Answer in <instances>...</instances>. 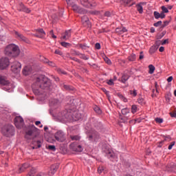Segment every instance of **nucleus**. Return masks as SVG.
<instances>
[{"label": "nucleus", "mask_w": 176, "mask_h": 176, "mask_svg": "<svg viewBox=\"0 0 176 176\" xmlns=\"http://www.w3.org/2000/svg\"><path fill=\"white\" fill-rule=\"evenodd\" d=\"M67 108H69V111L68 110L60 111L56 113L54 116L60 122H69L71 119L76 121L82 119V116L75 111L76 107L74 104H69Z\"/></svg>", "instance_id": "f257e3e1"}, {"label": "nucleus", "mask_w": 176, "mask_h": 176, "mask_svg": "<svg viewBox=\"0 0 176 176\" xmlns=\"http://www.w3.org/2000/svg\"><path fill=\"white\" fill-rule=\"evenodd\" d=\"M4 53L9 57H17L20 54V49L16 44H10L6 47Z\"/></svg>", "instance_id": "f03ea898"}, {"label": "nucleus", "mask_w": 176, "mask_h": 176, "mask_svg": "<svg viewBox=\"0 0 176 176\" xmlns=\"http://www.w3.org/2000/svg\"><path fill=\"white\" fill-rule=\"evenodd\" d=\"M88 141H89L90 144H94L96 145L97 142H100V140H101V137L100 136V133L96 131H91L89 132L87 137Z\"/></svg>", "instance_id": "7ed1b4c3"}, {"label": "nucleus", "mask_w": 176, "mask_h": 176, "mask_svg": "<svg viewBox=\"0 0 176 176\" xmlns=\"http://www.w3.org/2000/svg\"><path fill=\"white\" fill-rule=\"evenodd\" d=\"M68 6H71L74 12L76 13H79L80 14H86L87 13V10L79 7L74 2V0H65Z\"/></svg>", "instance_id": "20e7f679"}, {"label": "nucleus", "mask_w": 176, "mask_h": 176, "mask_svg": "<svg viewBox=\"0 0 176 176\" xmlns=\"http://www.w3.org/2000/svg\"><path fill=\"white\" fill-rule=\"evenodd\" d=\"M2 133L6 137L14 135V127L12 125H6L2 129Z\"/></svg>", "instance_id": "39448f33"}, {"label": "nucleus", "mask_w": 176, "mask_h": 176, "mask_svg": "<svg viewBox=\"0 0 176 176\" xmlns=\"http://www.w3.org/2000/svg\"><path fill=\"white\" fill-rule=\"evenodd\" d=\"M35 126L32 125V128L30 129L25 135L27 140H34L36 137V131L35 129Z\"/></svg>", "instance_id": "423d86ee"}, {"label": "nucleus", "mask_w": 176, "mask_h": 176, "mask_svg": "<svg viewBox=\"0 0 176 176\" xmlns=\"http://www.w3.org/2000/svg\"><path fill=\"white\" fill-rule=\"evenodd\" d=\"M34 93L36 96H38L37 99L38 101H43L44 97L41 98V96H43L45 93V86L44 84L40 85V87L38 89H34Z\"/></svg>", "instance_id": "0eeeda50"}, {"label": "nucleus", "mask_w": 176, "mask_h": 176, "mask_svg": "<svg viewBox=\"0 0 176 176\" xmlns=\"http://www.w3.org/2000/svg\"><path fill=\"white\" fill-rule=\"evenodd\" d=\"M80 3L82 6L89 8L90 9H93V8H96V6H97L94 0H81Z\"/></svg>", "instance_id": "6e6552de"}, {"label": "nucleus", "mask_w": 176, "mask_h": 176, "mask_svg": "<svg viewBox=\"0 0 176 176\" xmlns=\"http://www.w3.org/2000/svg\"><path fill=\"white\" fill-rule=\"evenodd\" d=\"M54 138L56 141H58V142H64L65 141V133L63 132V131H58L54 134Z\"/></svg>", "instance_id": "1a4fd4ad"}, {"label": "nucleus", "mask_w": 176, "mask_h": 176, "mask_svg": "<svg viewBox=\"0 0 176 176\" xmlns=\"http://www.w3.org/2000/svg\"><path fill=\"white\" fill-rule=\"evenodd\" d=\"M69 147L70 149H72L74 152H83V146L76 142L72 143Z\"/></svg>", "instance_id": "9d476101"}, {"label": "nucleus", "mask_w": 176, "mask_h": 176, "mask_svg": "<svg viewBox=\"0 0 176 176\" xmlns=\"http://www.w3.org/2000/svg\"><path fill=\"white\" fill-rule=\"evenodd\" d=\"M11 70L14 74H19L21 71V63L18 61H14L11 65Z\"/></svg>", "instance_id": "9b49d317"}, {"label": "nucleus", "mask_w": 176, "mask_h": 176, "mask_svg": "<svg viewBox=\"0 0 176 176\" xmlns=\"http://www.w3.org/2000/svg\"><path fill=\"white\" fill-rule=\"evenodd\" d=\"M0 85L8 87V90H10L12 87V83L8 80V78L1 75H0Z\"/></svg>", "instance_id": "f8f14e48"}, {"label": "nucleus", "mask_w": 176, "mask_h": 176, "mask_svg": "<svg viewBox=\"0 0 176 176\" xmlns=\"http://www.w3.org/2000/svg\"><path fill=\"white\" fill-rule=\"evenodd\" d=\"M9 58L6 57H3L0 59V69H6L9 67Z\"/></svg>", "instance_id": "ddd939ff"}, {"label": "nucleus", "mask_w": 176, "mask_h": 176, "mask_svg": "<svg viewBox=\"0 0 176 176\" xmlns=\"http://www.w3.org/2000/svg\"><path fill=\"white\" fill-rule=\"evenodd\" d=\"M14 124L17 129H21L24 126V120L21 116H17L14 120Z\"/></svg>", "instance_id": "4468645a"}, {"label": "nucleus", "mask_w": 176, "mask_h": 176, "mask_svg": "<svg viewBox=\"0 0 176 176\" xmlns=\"http://www.w3.org/2000/svg\"><path fill=\"white\" fill-rule=\"evenodd\" d=\"M106 155L109 159L111 160V162H118V155L115 153H113V151L112 150H108L106 152Z\"/></svg>", "instance_id": "2eb2a0df"}, {"label": "nucleus", "mask_w": 176, "mask_h": 176, "mask_svg": "<svg viewBox=\"0 0 176 176\" xmlns=\"http://www.w3.org/2000/svg\"><path fill=\"white\" fill-rule=\"evenodd\" d=\"M15 38L19 39V41H21L22 42H25V43H30V40L27 38L23 34L17 31L14 32Z\"/></svg>", "instance_id": "dca6fc26"}, {"label": "nucleus", "mask_w": 176, "mask_h": 176, "mask_svg": "<svg viewBox=\"0 0 176 176\" xmlns=\"http://www.w3.org/2000/svg\"><path fill=\"white\" fill-rule=\"evenodd\" d=\"M60 105H61V103L57 99H53L50 102V107H51L52 109H58Z\"/></svg>", "instance_id": "f3484780"}, {"label": "nucleus", "mask_w": 176, "mask_h": 176, "mask_svg": "<svg viewBox=\"0 0 176 176\" xmlns=\"http://www.w3.org/2000/svg\"><path fill=\"white\" fill-rule=\"evenodd\" d=\"M81 21L84 27H87V28H90V27H91V23H90V21L89 20V17L87 16L84 15L83 16H82Z\"/></svg>", "instance_id": "a211bd4d"}, {"label": "nucleus", "mask_w": 176, "mask_h": 176, "mask_svg": "<svg viewBox=\"0 0 176 176\" xmlns=\"http://www.w3.org/2000/svg\"><path fill=\"white\" fill-rule=\"evenodd\" d=\"M45 91H52V90H53V85H52V81L50 80V79L45 78Z\"/></svg>", "instance_id": "6ab92c4d"}, {"label": "nucleus", "mask_w": 176, "mask_h": 176, "mask_svg": "<svg viewBox=\"0 0 176 176\" xmlns=\"http://www.w3.org/2000/svg\"><path fill=\"white\" fill-rule=\"evenodd\" d=\"M60 166L58 164H54L50 167V170H49V175H54L56 171L58 170Z\"/></svg>", "instance_id": "aec40b11"}, {"label": "nucleus", "mask_w": 176, "mask_h": 176, "mask_svg": "<svg viewBox=\"0 0 176 176\" xmlns=\"http://www.w3.org/2000/svg\"><path fill=\"white\" fill-rule=\"evenodd\" d=\"M71 38V30H66L65 33L62 34V36L60 37V39H63V41H68Z\"/></svg>", "instance_id": "412c9836"}, {"label": "nucleus", "mask_w": 176, "mask_h": 176, "mask_svg": "<svg viewBox=\"0 0 176 176\" xmlns=\"http://www.w3.org/2000/svg\"><path fill=\"white\" fill-rule=\"evenodd\" d=\"M33 36H36V38H43V35H45V32L43 29H38L36 30V33L32 34Z\"/></svg>", "instance_id": "4be33fe9"}, {"label": "nucleus", "mask_w": 176, "mask_h": 176, "mask_svg": "<svg viewBox=\"0 0 176 176\" xmlns=\"http://www.w3.org/2000/svg\"><path fill=\"white\" fill-rule=\"evenodd\" d=\"M18 10H19V12H25L26 13H30V12H31V10L24 6V4L23 3L19 4L18 6Z\"/></svg>", "instance_id": "5701e85b"}, {"label": "nucleus", "mask_w": 176, "mask_h": 176, "mask_svg": "<svg viewBox=\"0 0 176 176\" xmlns=\"http://www.w3.org/2000/svg\"><path fill=\"white\" fill-rule=\"evenodd\" d=\"M122 114L126 116L127 119H130V109L124 108L121 110Z\"/></svg>", "instance_id": "b1692460"}, {"label": "nucleus", "mask_w": 176, "mask_h": 176, "mask_svg": "<svg viewBox=\"0 0 176 176\" xmlns=\"http://www.w3.org/2000/svg\"><path fill=\"white\" fill-rule=\"evenodd\" d=\"M129 79H130V76H129V74H124L122 76L121 79L119 80V81L122 83H125L126 82H127V80H129Z\"/></svg>", "instance_id": "393cba45"}, {"label": "nucleus", "mask_w": 176, "mask_h": 176, "mask_svg": "<svg viewBox=\"0 0 176 176\" xmlns=\"http://www.w3.org/2000/svg\"><path fill=\"white\" fill-rule=\"evenodd\" d=\"M23 74L25 76L30 75V74H31V66H25L23 69Z\"/></svg>", "instance_id": "a878e982"}, {"label": "nucleus", "mask_w": 176, "mask_h": 176, "mask_svg": "<svg viewBox=\"0 0 176 176\" xmlns=\"http://www.w3.org/2000/svg\"><path fill=\"white\" fill-rule=\"evenodd\" d=\"M137 10L139 12L140 14L144 13V8H142V3H140L139 4L136 5Z\"/></svg>", "instance_id": "bb28decb"}, {"label": "nucleus", "mask_w": 176, "mask_h": 176, "mask_svg": "<svg viewBox=\"0 0 176 176\" xmlns=\"http://www.w3.org/2000/svg\"><path fill=\"white\" fill-rule=\"evenodd\" d=\"M28 167H30V165L28 164H23L22 165V167L19 168V173H21L24 172V170H27V168H28Z\"/></svg>", "instance_id": "cd10ccee"}, {"label": "nucleus", "mask_w": 176, "mask_h": 176, "mask_svg": "<svg viewBox=\"0 0 176 176\" xmlns=\"http://www.w3.org/2000/svg\"><path fill=\"white\" fill-rule=\"evenodd\" d=\"M70 138L72 141H79L81 138L80 135H70Z\"/></svg>", "instance_id": "c85d7f7f"}, {"label": "nucleus", "mask_w": 176, "mask_h": 176, "mask_svg": "<svg viewBox=\"0 0 176 176\" xmlns=\"http://www.w3.org/2000/svg\"><path fill=\"white\" fill-rule=\"evenodd\" d=\"M79 57L80 58H82V60H89V58H90L88 55L82 53H80Z\"/></svg>", "instance_id": "c756f323"}, {"label": "nucleus", "mask_w": 176, "mask_h": 176, "mask_svg": "<svg viewBox=\"0 0 176 176\" xmlns=\"http://www.w3.org/2000/svg\"><path fill=\"white\" fill-rule=\"evenodd\" d=\"M148 74H151V75H152V74H153V72H155V66H153V65H150L148 66Z\"/></svg>", "instance_id": "7c9ffc66"}, {"label": "nucleus", "mask_w": 176, "mask_h": 176, "mask_svg": "<svg viewBox=\"0 0 176 176\" xmlns=\"http://www.w3.org/2000/svg\"><path fill=\"white\" fill-rule=\"evenodd\" d=\"M45 63L47 64V65H49L50 67H55L56 66V64L50 61L47 59H45Z\"/></svg>", "instance_id": "2f4dec72"}, {"label": "nucleus", "mask_w": 176, "mask_h": 176, "mask_svg": "<svg viewBox=\"0 0 176 176\" xmlns=\"http://www.w3.org/2000/svg\"><path fill=\"white\" fill-rule=\"evenodd\" d=\"M94 110L95 111V112L96 113H98V115H101L102 113V111H101V109H100V107H97V106H95L94 108Z\"/></svg>", "instance_id": "473e14b6"}, {"label": "nucleus", "mask_w": 176, "mask_h": 176, "mask_svg": "<svg viewBox=\"0 0 176 176\" xmlns=\"http://www.w3.org/2000/svg\"><path fill=\"white\" fill-rule=\"evenodd\" d=\"M156 50H157V49L156 48V46L153 45L152 47H151V48L149 50V53L151 54H153V53H155V52H156Z\"/></svg>", "instance_id": "72a5a7b5"}, {"label": "nucleus", "mask_w": 176, "mask_h": 176, "mask_svg": "<svg viewBox=\"0 0 176 176\" xmlns=\"http://www.w3.org/2000/svg\"><path fill=\"white\" fill-rule=\"evenodd\" d=\"M60 45L63 47H71V43H67V42H61Z\"/></svg>", "instance_id": "f704fd0d"}, {"label": "nucleus", "mask_w": 176, "mask_h": 176, "mask_svg": "<svg viewBox=\"0 0 176 176\" xmlns=\"http://www.w3.org/2000/svg\"><path fill=\"white\" fill-rule=\"evenodd\" d=\"M129 61H135V54H132L128 57Z\"/></svg>", "instance_id": "c9c22d12"}, {"label": "nucleus", "mask_w": 176, "mask_h": 176, "mask_svg": "<svg viewBox=\"0 0 176 176\" xmlns=\"http://www.w3.org/2000/svg\"><path fill=\"white\" fill-rule=\"evenodd\" d=\"M47 148L50 151H52L53 152H56V146L54 145L47 146Z\"/></svg>", "instance_id": "e433bc0d"}, {"label": "nucleus", "mask_w": 176, "mask_h": 176, "mask_svg": "<svg viewBox=\"0 0 176 176\" xmlns=\"http://www.w3.org/2000/svg\"><path fill=\"white\" fill-rule=\"evenodd\" d=\"M35 173H36L35 168H32L27 176H34L35 175Z\"/></svg>", "instance_id": "4c0bfd02"}, {"label": "nucleus", "mask_w": 176, "mask_h": 176, "mask_svg": "<svg viewBox=\"0 0 176 176\" xmlns=\"http://www.w3.org/2000/svg\"><path fill=\"white\" fill-rule=\"evenodd\" d=\"M152 92H153V94L151 95L152 97H156V96H157L159 94V91L157 89H153L152 90Z\"/></svg>", "instance_id": "58836bf2"}, {"label": "nucleus", "mask_w": 176, "mask_h": 176, "mask_svg": "<svg viewBox=\"0 0 176 176\" xmlns=\"http://www.w3.org/2000/svg\"><path fill=\"white\" fill-rule=\"evenodd\" d=\"M130 94L131 96H132L133 97H137V90L136 89H133V90H131L130 91Z\"/></svg>", "instance_id": "ea45409f"}, {"label": "nucleus", "mask_w": 176, "mask_h": 176, "mask_svg": "<svg viewBox=\"0 0 176 176\" xmlns=\"http://www.w3.org/2000/svg\"><path fill=\"white\" fill-rule=\"evenodd\" d=\"M57 72L58 74H62L63 75H67V72L65 71H64L62 69L58 68L57 69Z\"/></svg>", "instance_id": "a19ab883"}, {"label": "nucleus", "mask_w": 176, "mask_h": 176, "mask_svg": "<svg viewBox=\"0 0 176 176\" xmlns=\"http://www.w3.org/2000/svg\"><path fill=\"white\" fill-rule=\"evenodd\" d=\"M154 17L155 19H156L157 20L160 19V13H159V12L157 11H155L154 12Z\"/></svg>", "instance_id": "79ce46f5"}, {"label": "nucleus", "mask_w": 176, "mask_h": 176, "mask_svg": "<svg viewBox=\"0 0 176 176\" xmlns=\"http://www.w3.org/2000/svg\"><path fill=\"white\" fill-rule=\"evenodd\" d=\"M126 5H129V6H133V5H135V2L134 1V0H127Z\"/></svg>", "instance_id": "37998d69"}, {"label": "nucleus", "mask_w": 176, "mask_h": 176, "mask_svg": "<svg viewBox=\"0 0 176 176\" xmlns=\"http://www.w3.org/2000/svg\"><path fill=\"white\" fill-rule=\"evenodd\" d=\"M131 112L133 114L135 113V112H137V105H135V104L132 105V107H131Z\"/></svg>", "instance_id": "c03bdc74"}, {"label": "nucleus", "mask_w": 176, "mask_h": 176, "mask_svg": "<svg viewBox=\"0 0 176 176\" xmlns=\"http://www.w3.org/2000/svg\"><path fill=\"white\" fill-rule=\"evenodd\" d=\"M116 34H118L119 35H122V34H123V32L122 31V28H117L116 29Z\"/></svg>", "instance_id": "a18cd8bd"}, {"label": "nucleus", "mask_w": 176, "mask_h": 176, "mask_svg": "<svg viewBox=\"0 0 176 176\" xmlns=\"http://www.w3.org/2000/svg\"><path fill=\"white\" fill-rule=\"evenodd\" d=\"M162 13H168V8H166V6H162Z\"/></svg>", "instance_id": "49530a36"}, {"label": "nucleus", "mask_w": 176, "mask_h": 176, "mask_svg": "<svg viewBox=\"0 0 176 176\" xmlns=\"http://www.w3.org/2000/svg\"><path fill=\"white\" fill-rule=\"evenodd\" d=\"M156 123H163L164 120H163V118H156L155 119Z\"/></svg>", "instance_id": "de8ad7c7"}, {"label": "nucleus", "mask_w": 176, "mask_h": 176, "mask_svg": "<svg viewBox=\"0 0 176 176\" xmlns=\"http://www.w3.org/2000/svg\"><path fill=\"white\" fill-rule=\"evenodd\" d=\"M107 85H109V86H113L115 85V83L113 82V79H110L107 82Z\"/></svg>", "instance_id": "09e8293b"}, {"label": "nucleus", "mask_w": 176, "mask_h": 176, "mask_svg": "<svg viewBox=\"0 0 176 176\" xmlns=\"http://www.w3.org/2000/svg\"><path fill=\"white\" fill-rule=\"evenodd\" d=\"M49 137L50 138H47V142H54L56 140H54V139H52V138H50V137H52V134H50V133H49Z\"/></svg>", "instance_id": "8fccbe9b"}, {"label": "nucleus", "mask_w": 176, "mask_h": 176, "mask_svg": "<svg viewBox=\"0 0 176 176\" xmlns=\"http://www.w3.org/2000/svg\"><path fill=\"white\" fill-rule=\"evenodd\" d=\"M70 59L73 60V61H76V63H78L79 64H80V63H82V61L80 60H79L75 57H70Z\"/></svg>", "instance_id": "3c124183"}, {"label": "nucleus", "mask_w": 176, "mask_h": 176, "mask_svg": "<svg viewBox=\"0 0 176 176\" xmlns=\"http://www.w3.org/2000/svg\"><path fill=\"white\" fill-rule=\"evenodd\" d=\"M72 54L73 56H80V52H79L78 51H76V50H73L72 52Z\"/></svg>", "instance_id": "603ef678"}, {"label": "nucleus", "mask_w": 176, "mask_h": 176, "mask_svg": "<svg viewBox=\"0 0 176 176\" xmlns=\"http://www.w3.org/2000/svg\"><path fill=\"white\" fill-rule=\"evenodd\" d=\"M138 122V123H140V122H141V120H131L129 121V123L131 124H135V122Z\"/></svg>", "instance_id": "864d4df0"}, {"label": "nucleus", "mask_w": 176, "mask_h": 176, "mask_svg": "<svg viewBox=\"0 0 176 176\" xmlns=\"http://www.w3.org/2000/svg\"><path fill=\"white\" fill-rule=\"evenodd\" d=\"M174 145H175V142H172L168 147V150L171 151V149H173V147L174 146Z\"/></svg>", "instance_id": "5fc2aeb1"}, {"label": "nucleus", "mask_w": 176, "mask_h": 176, "mask_svg": "<svg viewBox=\"0 0 176 176\" xmlns=\"http://www.w3.org/2000/svg\"><path fill=\"white\" fill-rule=\"evenodd\" d=\"M170 22L168 21H164V24L162 25V28H164V27H167Z\"/></svg>", "instance_id": "6e6d98bb"}, {"label": "nucleus", "mask_w": 176, "mask_h": 176, "mask_svg": "<svg viewBox=\"0 0 176 176\" xmlns=\"http://www.w3.org/2000/svg\"><path fill=\"white\" fill-rule=\"evenodd\" d=\"M162 21H159L153 24L154 27H159V25H162Z\"/></svg>", "instance_id": "4d7b16f0"}, {"label": "nucleus", "mask_w": 176, "mask_h": 176, "mask_svg": "<svg viewBox=\"0 0 176 176\" xmlns=\"http://www.w3.org/2000/svg\"><path fill=\"white\" fill-rule=\"evenodd\" d=\"M63 89H65V90H74L72 88H71L69 85H64Z\"/></svg>", "instance_id": "13d9d810"}, {"label": "nucleus", "mask_w": 176, "mask_h": 176, "mask_svg": "<svg viewBox=\"0 0 176 176\" xmlns=\"http://www.w3.org/2000/svg\"><path fill=\"white\" fill-rule=\"evenodd\" d=\"M166 101H170L171 100V94H168V95L166 96L165 97Z\"/></svg>", "instance_id": "bf43d9fd"}, {"label": "nucleus", "mask_w": 176, "mask_h": 176, "mask_svg": "<svg viewBox=\"0 0 176 176\" xmlns=\"http://www.w3.org/2000/svg\"><path fill=\"white\" fill-rule=\"evenodd\" d=\"M102 171H104V167L99 166L98 168V173H99V174H101V173H102Z\"/></svg>", "instance_id": "052dcab7"}, {"label": "nucleus", "mask_w": 176, "mask_h": 176, "mask_svg": "<svg viewBox=\"0 0 176 176\" xmlns=\"http://www.w3.org/2000/svg\"><path fill=\"white\" fill-rule=\"evenodd\" d=\"M55 54H58L59 56H63V52L59 50H55Z\"/></svg>", "instance_id": "680f3d73"}, {"label": "nucleus", "mask_w": 176, "mask_h": 176, "mask_svg": "<svg viewBox=\"0 0 176 176\" xmlns=\"http://www.w3.org/2000/svg\"><path fill=\"white\" fill-rule=\"evenodd\" d=\"M95 47L98 50H100V49H101V45L99 43H96L95 45Z\"/></svg>", "instance_id": "e2e57ef3"}, {"label": "nucleus", "mask_w": 176, "mask_h": 176, "mask_svg": "<svg viewBox=\"0 0 176 176\" xmlns=\"http://www.w3.org/2000/svg\"><path fill=\"white\" fill-rule=\"evenodd\" d=\"M50 35H51L52 38H53L54 39H56L57 38V36L56 35H54L53 30L50 31Z\"/></svg>", "instance_id": "0e129e2a"}, {"label": "nucleus", "mask_w": 176, "mask_h": 176, "mask_svg": "<svg viewBox=\"0 0 176 176\" xmlns=\"http://www.w3.org/2000/svg\"><path fill=\"white\" fill-rule=\"evenodd\" d=\"M104 16H105L106 17H111V12H110L109 11H107V12L104 13Z\"/></svg>", "instance_id": "69168bd1"}, {"label": "nucleus", "mask_w": 176, "mask_h": 176, "mask_svg": "<svg viewBox=\"0 0 176 176\" xmlns=\"http://www.w3.org/2000/svg\"><path fill=\"white\" fill-rule=\"evenodd\" d=\"M120 98H121V100H122V101H124V102H127V99L126 98V97L121 95Z\"/></svg>", "instance_id": "338daca9"}, {"label": "nucleus", "mask_w": 176, "mask_h": 176, "mask_svg": "<svg viewBox=\"0 0 176 176\" xmlns=\"http://www.w3.org/2000/svg\"><path fill=\"white\" fill-rule=\"evenodd\" d=\"M166 43H168V39H165L162 41L161 45H166Z\"/></svg>", "instance_id": "774afa93"}]
</instances>
